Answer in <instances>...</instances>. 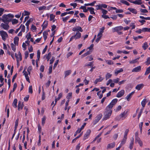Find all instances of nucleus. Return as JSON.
<instances>
[{"mask_svg": "<svg viewBox=\"0 0 150 150\" xmlns=\"http://www.w3.org/2000/svg\"><path fill=\"white\" fill-rule=\"evenodd\" d=\"M14 17V16L11 13L7 14H4L2 16V21L5 23H8Z\"/></svg>", "mask_w": 150, "mask_h": 150, "instance_id": "obj_1", "label": "nucleus"}, {"mask_svg": "<svg viewBox=\"0 0 150 150\" xmlns=\"http://www.w3.org/2000/svg\"><path fill=\"white\" fill-rule=\"evenodd\" d=\"M112 112V109L108 108H107V107H106L104 113L103 119L105 120H106L108 119L111 115Z\"/></svg>", "mask_w": 150, "mask_h": 150, "instance_id": "obj_2", "label": "nucleus"}, {"mask_svg": "<svg viewBox=\"0 0 150 150\" xmlns=\"http://www.w3.org/2000/svg\"><path fill=\"white\" fill-rule=\"evenodd\" d=\"M81 33L80 32H76V33L70 38L69 42H70L73 39L76 40L80 39L81 37Z\"/></svg>", "mask_w": 150, "mask_h": 150, "instance_id": "obj_3", "label": "nucleus"}, {"mask_svg": "<svg viewBox=\"0 0 150 150\" xmlns=\"http://www.w3.org/2000/svg\"><path fill=\"white\" fill-rule=\"evenodd\" d=\"M15 57L16 59L17 64L18 65L19 62L22 60V58L21 54L20 51L18 52L17 53H15Z\"/></svg>", "mask_w": 150, "mask_h": 150, "instance_id": "obj_4", "label": "nucleus"}, {"mask_svg": "<svg viewBox=\"0 0 150 150\" xmlns=\"http://www.w3.org/2000/svg\"><path fill=\"white\" fill-rule=\"evenodd\" d=\"M118 99L117 98H115L113 99L110 103L106 107L107 108H109L112 109V107L117 103Z\"/></svg>", "mask_w": 150, "mask_h": 150, "instance_id": "obj_5", "label": "nucleus"}, {"mask_svg": "<svg viewBox=\"0 0 150 150\" xmlns=\"http://www.w3.org/2000/svg\"><path fill=\"white\" fill-rule=\"evenodd\" d=\"M0 35L1 36L2 39L4 41L6 40V38L8 37L7 33L3 30L0 31Z\"/></svg>", "mask_w": 150, "mask_h": 150, "instance_id": "obj_6", "label": "nucleus"}, {"mask_svg": "<svg viewBox=\"0 0 150 150\" xmlns=\"http://www.w3.org/2000/svg\"><path fill=\"white\" fill-rule=\"evenodd\" d=\"M27 67H25L23 71V75L25 76V79L26 81H28L29 83H30V81L29 78V77L28 76V72L26 71V69Z\"/></svg>", "mask_w": 150, "mask_h": 150, "instance_id": "obj_7", "label": "nucleus"}, {"mask_svg": "<svg viewBox=\"0 0 150 150\" xmlns=\"http://www.w3.org/2000/svg\"><path fill=\"white\" fill-rule=\"evenodd\" d=\"M72 30L74 32H83V29H82L81 27L80 26H77L73 28Z\"/></svg>", "mask_w": 150, "mask_h": 150, "instance_id": "obj_8", "label": "nucleus"}, {"mask_svg": "<svg viewBox=\"0 0 150 150\" xmlns=\"http://www.w3.org/2000/svg\"><path fill=\"white\" fill-rule=\"evenodd\" d=\"M102 115L101 114H100L97 115V116L96 117L95 119L93 121V125H96L98 122L102 118Z\"/></svg>", "mask_w": 150, "mask_h": 150, "instance_id": "obj_9", "label": "nucleus"}, {"mask_svg": "<svg viewBox=\"0 0 150 150\" xmlns=\"http://www.w3.org/2000/svg\"><path fill=\"white\" fill-rule=\"evenodd\" d=\"M123 28L122 26H119L112 28V30L113 32H117L120 31L123 29Z\"/></svg>", "mask_w": 150, "mask_h": 150, "instance_id": "obj_10", "label": "nucleus"}, {"mask_svg": "<svg viewBox=\"0 0 150 150\" xmlns=\"http://www.w3.org/2000/svg\"><path fill=\"white\" fill-rule=\"evenodd\" d=\"M91 133V130L90 129L87 130L84 135L83 139L85 140L87 139L89 137Z\"/></svg>", "mask_w": 150, "mask_h": 150, "instance_id": "obj_11", "label": "nucleus"}, {"mask_svg": "<svg viewBox=\"0 0 150 150\" xmlns=\"http://www.w3.org/2000/svg\"><path fill=\"white\" fill-rule=\"evenodd\" d=\"M8 24L2 23L1 24V26L3 29L6 30H7L9 28V26L8 25Z\"/></svg>", "mask_w": 150, "mask_h": 150, "instance_id": "obj_12", "label": "nucleus"}, {"mask_svg": "<svg viewBox=\"0 0 150 150\" xmlns=\"http://www.w3.org/2000/svg\"><path fill=\"white\" fill-rule=\"evenodd\" d=\"M125 93V91L124 90H122L117 93L116 95V97L118 98H120L124 95Z\"/></svg>", "mask_w": 150, "mask_h": 150, "instance_id": "obj_13", "label": "nucleus"}, {"mask_svg": "<svg viewBox=\"0 0 150 150\" xmlns=\"http://www.w3.org/2000/svg\"><path fill=\"white\" fill-rule=\"evenodd\" d=\"M99 78L96 79L94 81V83L95 84H96L98 82L102 81L104 79V78L101 76H99Z\"/></svg>", "mask_w": 150, "mask_h": 150, "instance_id": "obj_14", "label": "nucleus"}, {"mask_svg": "<svg viewBox=\"0 0 150 150\" xmlns=\"http://www.w3.org/2000/svg\"><path fill=\"white\" fill-rule=\"evenodd\" d=\"M135 142L136 143L137 142L140 146H142V142L139 137H137V138H135Z\"/></svg>", "mask_w": 150, "mask_h": 150, "instance_id": "obj_15", "label": "nucleus"}, {"mask_svg": "<svg viewBox=\"0 0 150 150\" xmlns=\"http://www.w3.org/2000/svg\"><path fill=\"white\" fill-rule=\"evenodd\" d=\"M141 69V66H138L134 68L132 70V72H138L140 71Z\"/></svg>", "mask_w": 150, "mask_h": 150, "instance_id": "obj_16", "label": "nucleus"}, {"mask_svg": "<svg viewBox=\"0 0 150 150\" xmlns=\"http://www.w3.org/2000/svg\"><path fill=\"white\" fill-rule=\"evenodd\" d=\"M134 139L133 137L131 139L130 142L129 143V148L130 150H132L133 148L134 145Z\"/></svg>", "mask_w": 150, "mask_h": 150, "instance_id": "obj_17", "label": "nucleus"}, {"mask_svg": "<svg viewBox=\"0 0 150 150\" xmlns=\"http://www.w3.org/2000/svg\"><path fill=\"white\" fill-rule=\"evenodd\" d=\"M134 93V91H132L125 98L128 101H129L130 100L132 95Z\"/></svg>", "mask_w": 150, "mask_h": 150, "instance_id": "obj_18", "label": "nucleus"}, {"mask_svg": "<svg viewBox=\"0 0 150 150\" xmlns=\"http://www.w3.org/2000/svg\"><path fill=\"white\" fill-rule=\"evenodd\" d=\"M144 86L143 83L138 84L136 86L135 89L138 90H140Z\"/></svg>", "mask_w": 150, "mask_h": 150, "instance_id": "obj_19", "label": "nucleus"}, {"mask_svg": "<svg viewBox=\"0 0 150 150\" xmlns=\"http://www.w3.org/2000/svg\"><path fill=\"white\" fill-rule=\"evenodd\" d=\"M123 69L122 68H120L115 70V75L117 76L119 73L122 72L123 71Z\"/></svg>", "mask_w": 150, "mask_h": 150, "instance_id": "obj_20", "label": "nucleus"}, {"mask_svg": "<svg viewBox=\"0 0 150 150\" xmlns=\"http://www.w3.org/2000/svg\"><path fill=\"white\" fill-rule=\"evenodd\" d=\"M115 143L113 142L110 144H108L107 147V149H108L112 148L115 147Z\"/></svg>", "mask_w": 150, "mask_h": 150, "instance_id": "obj_21", "label": "nucleus"}, {"mask_svg": "<svg viewBox=\"0 0 150 150\" xmlns=\"http://www.w3.org/2000/svg\"><path fill=\"white\" fill-rule=\"evenodd\" d=\"M14 52H13V51L11 52H10L8 50H7V54L9 55H11L12 58L13 59H15V57H14Z\"/></svg>", "mask_w": 150, "mask_h": 150, "instance_id": "obj_22", "label": "nucleus"}, {"mask_svg": "<svg viewBox=\"0 0 150 150\" xmlns=\"http://www.w3.org/2000/svg\"><path fill=\"white\" fill-rule=\"evenodd\" d=\"M127 112L124 111L123 113H121L120 115V118L122 119H124L125 118V117H127Z\"/></svg>", "mask_w": 150, "mask_h": 150, "instance_id": "obj_23", "label": "nucleus"}, {"mask_svg": "<svg viewBox=\"0 0 150 150\" xmlns=\"http://www.w3.org/2000/svg\"><path fill=\"white\" fill-rule=\"evenodd\" d=\"M23 104L21 103V101H19L18 102V110L20 111L21 110H22L23 108Z\"/></svg>", "mask_w": 150, "mask_h": 150, "instance_id": "obj_24", "label": "nucleus"}, {"mask_svg": "<svg viewBox=\"0 0 150 150\" xmlns=\"http://www.w3.org/2000/svg\"><path fill=\"white\" fill-rule=\"evenodd\" d=\"M16 45L13 43L11 44V47L12 50L13 52H15L16 50Z\"/></svg>", "mask_w": 150, "mask_h": 150, "instance_id": "obj_25", "label": "nucleus"}, {"mask_svg": "<svg viewBox=\"0 0 150 150\" xmlns=\"http://www.w3.org/2000/svg\"><path fill=\"white\" fill-rule=\"evenodd\" d=\"M19 38L18 37L16 36L14 38V43L16 45H18Z\"/></svg>", "mask_w": 150, "mask_h": 150, "instance_id": "obj_26", "label": "nucleus"}, {"mask_svg": "<svg viewBox=\"0 0 150 150\" xmlns=\"http://www.w3.org/2000/svg\"><path fill=\"white\" fill-rule=\"evenodd\" d=\"M128 10L132 13L135 14L137 13L136 10L134 8H128Z\"/></svg>", "mask_w": 150, "mask_h": 150, "instance_id": "obj_27", "label": "nucleus"}, {"mask_svg": "<svg viewBox=\"0 0 150 150\" xmlns=\"http://www.w3.org/2000/svg\"><path fill=\"white\" fill-rule=\"evenodd\" d=\"M88 9L89 10L91 14H95V13L94 11V8L92 7H87Z\"/></svg>", "mask_w": 150, "mask_h": 150, "instance_id": "obj_28", "label": "nucleus"}, {"mask_svg": "<svg viewBox=\"0 0 150 150\" xmlns=\"http://www.w3.org/2000/svg\"><path fill=\"white\" fill-rule=\"evenodd\" d=\"M103 36V35L98 34L97 35V38L96 40V42L97 43H98L100 39H101Z\"/></svg>", "mask_w": 150, "mask_h": 150, "instance_id": "obj_29", "label": "nucleus"}, {"mask_svg": "<svg viewBox=\"0 0 150 150\" xmlns=\"http://www.w3.org/2000/svg\"><path fill=\"white\" fill-rule=\"evenodd\" d=\"M142 0H135L134 1H133V3L135 4L140 5L142 3Z\"/></svg>", "mask_w": 150, "mask_h": 150, "instance_id": "obj_30", "label": "nucleus"}, {"mask_svg": "<svg viewBox=\"0 0 150 150\" xmlns=\"http://www.w3.org/2000/svg\"><path fill=\"white\" fill-rule=\"evenodd\" d=\"M43 37L45 40L47 37L48 35V32L45 31L43 33Z\"/></svg>", "mask_w": 150, "mask_h": 150, "instance_id": "obj_31", "label": "nucleus"}, {"mask_svg": "<svg viewBox=\"0 0 150 150\" xmlns=\"http://www.w3.org/2000/svg\"><path fill=\"white\" fill-rule=\"evenodd\" d=\"M19 28L20 30L21 29V30L20 31L21 32H25V27L24 25H21Z\"/></svg>", "mask_w": 150, "mask_h": 150, "instance_id": "obj_32", "label": "nucleus"}, {"mask_svg": "<svg viewBox=\"0 0 150 150\" xmlns=\"http://www.w3.org/2000/svg\"><path fill=\"white\" fill-rule=\"evenodd\" d=\"M17 100L16 99H15L12 103V105L13 107L16 108L17 107Z\"/></svg>", "mask_w": 150, "mask_h": 150, "instance_id": "obj_33", "label": "nucleus"}, {"mask_svg": "<svg viewBox=\"0 0 150 150\" xmlns=\"http://www.w3.org/2000/svg\"><path fill=\"white\" fill-rule=\"evenodd\" d=\"M140 57H139L137 58L134 59L132 60V61H129V63L131 64H133L137 62L138 60L139 59Z\"/></svg>", "mask_w": 150, "mask_h": 150, "instance_id": "obj_34", "label": "nucleus"}, {"mask_svg": "<svg viewBox=\"0 0 150 150\" xmlns=\"http://www.w3.org/2000/svg\"><path fill=\"white\" fill-rule=\"evenodd\" d=\"M55 18V16L52 14H50V21H52L53 22H55V20L54 19Z\"/></svg>", "mask_w": 150, "mask_h": 150, "instance_id": "obj_35", "label": "nucleus"}, {"mask_svg": "<svg viewBox=\"0 0 150 150\" xmlns=\"http://www.w3.org/2000/svg\"><path fill=\"white\" fill-rule=\"evenodd\" d=\"M48 25V21H45L43 22L42 26L43 29L45 28Z\"/></svg>", "mask_w": 150, "mask_h": 150, "instance_id": "obj_36", "label": "nucleus"}, {"mask_svg": "<svg viewBox=\"0 0 150 150\" xmlns=\"http://www.w3.org/2000/svg\"><path fill=\"white\" fill-rule=\"evenodd\" d=\"M127 139V138L123 137V138L122 139V140L121 141V142L120 144V145H121L122 146L124 144L126 143Z\"/></svg>", "mask_w": 150, "mask_h": 150, "instance_id": "obj_37", "label": "nucleus"}, {"mask_svg": "<svg viewBox=\"0 0 150 150\" xmlns=\"http://www.w3.org/2000/svg\"><path fill=\"white\" fill-rule=\"evenodd\" d=\"M92 51H88L84 53L83 54H82L81 56L82 57H86L88 55H89L91 53Z\"/></svg>", "mask_w": 150, "mask_h": 150, "instance_id": "obj_38", "label": "nucleus"}, {"mask_svg": "<svg viewBox=\"0 0 150 150\" xmlns=\"http://www.w3.org/2000/svg\"><path fill=\"white\" fill-rule=\"evenodd\" d=\"M71 71L70 70H68L64 72V76L65 77H66L71 73Z\"/></svg>", "mask_w": 150, "mask_h": 150, "instance_id": "obj_39", "label": "nucleus"}, {"mask_svg": "<svg viewBox=\"0 0 150 150\" xmlns=\"http://www.w3.org/2000/svg\"><path fill=\"white\" fill-rule=\"evenodd\" d=\"M126 0H120V2L122 4H125L127 6H129L130 4Z\"/></svg>", "mask_w": 150, "mask_h": 150, "instance_id": "obj_40", "label": "nucleus"}, {"mask_svg": "<svg viewBox=\"0 0 150 150\" xmlns=\"http://www.w3.org/2000/svg\"><path fill=\"white\" fill-rule=\"evenodd\" d=\"M148 47V45L146 42H144L142 46V47L143 48L144 50H146L147 48Z\"/></svg>", "mask_w": 150, "mask_h": 150, "instance_id": "obj_41", "label": "nucleus"}, {"mask_svg": "<svg viewBox=\"0 0 150 150\" xmlns=\"http://www.w3.org/2000/svg\"><path fill=\"white\" fill-rule=\"evenodd\" d=\"M146 99H144L141 102V105L143 108L145 106L146 104Z\"/></svg>", "mask_w": 150, "mask_h": 150, "instance_id": "obj_42", "label": "nucleus"}, {"mask_svg": "<svg viewBox=\"0 0 150 150\" xmlns=\"http://www.w3.org/2000/svg\"><path fill=\"white\" fill-rule=\"evenodd\" d=\"M79 8L83 9V12H87L88 10V8L86 9V6H81Z\"/></svg>", "mask_w": 150, "mask_h": 150, "instance_id": "obj_43", "label": "nucleus"}, {"mask_svg": "<svg viewBox=\"0 0 150 150\" xmlns=\"http://www.w3.org/2000/svg\"><path fill=\"white\" fill-rule=\"evenodd\" d=\"M112 76V74L109 73H107L105 75V79L106 80L110 78Z\"/></svg>", "mask_w": 150, "mask_h": 150, "instance_id": "obj_44", "label": "nucleus"}, {"mask_svg": "<svg viewBox=\"0 0 150 150\" xmlns=\"http://www.w3.org/2000/svg\"><path fill=\"white\" fill-rule=\"evenodd\" d=\"M105 29V27H103L100 29L99 32L98 33V34L103 35V33L104 32V30Z\"/></svg>", "mask_w": 150, "mask_h": 150, "instance_id": "obj_45", "label": "nucleus"}, {"mask_svg": "<svg viewBox=\"0 0 150 150\" xmlns=\"http://www.w3.org/2000/svg\"><path fill=\"white\" fill-rule=\"evenodd\" d=\"M46 120V117L45 116H44L42 119V125H44L45 120Z\"/></svg>", "mask_w": 150, "mask_h": 150, "instance_id": "obj_46", "label": "nucleus"}, {"mask_svg": "<svg viewBox=\"0 0 150 150\" xmlns=\"http://www.w3.org/2000/svg\"><path fill=\"white\" fill-rule=\"evenodd\" d=\"M46 6H41L38 8V10L40 11L45 10Z\"/></svg>", "mask_w": 150, "mask_h": 150, "instance_id": "obj_47", "label": "nucleus"}, {"mask_svg": "<svg viewBox=\"0 0 150 150\" xmlns=\"http://www.w3.org/2000/svg\"><path fill=\"white\" fill-rule=\"evenodd\" d=\"M150 73V66L148 67L145 73V75H147Z\"/></svg>", "mask_w": 150, "mask_h": 150, "instance_id": "obj_48", "label": "nucleus"}, {"mask_svg": "<svg viewBox=\"0 0 150 150\" xmlns=\"http://www.w3.org/2000/svg\"><path fill=\"white\" fill-rule=\"evenodd\" d=\"M72 93H69L67 95L66 97V98L67 100H69V99L72 97Z\"/></svg>", "mask_w": 150, "mask_h": 150, "instance_id": "obj_49", "label": "nucleus"}, {"mask_svg": "<svg viewBox=\"0 0 150 150\" xmlns=\"http://www.w3.org/2000/svg\"><path fill=\"white\" fill-rule=\"evenodd\" d=\"M51 56V54L50 52L48 54L45 55V57H46V59H47V61H48L49 59L50 58Z\"/></svg>", "mask_w": 150, "mask_h": 150, "instance_id": "obj_50", "label": "nucleus"}, {"mask_svg": "<svg viewBox=\"0 0 150 150\" xmlns=\"http://www.w3.org/2000/svg\"><path fill=\"white\" fill-rule=\"evenodd\" d=\"M93 62H90L86 64L85 65V67L89 66L90 67H92V66H93Z\"/></svg>", "mask_w": 150, "mask_h": 150, "instance_id": "obj_51", "label": "nucleus"}, {"mask_svg": "<svg viewBox=\"0 0 150 150\" xmlns=\"http://www.w3.org/2000/svg\"><path fill=\"white\" fill-rule=\"evenodd\" d=\"M94 47V45L93 44H91V45L88 47L86 49V50H88L89 49V51H91L93 49V48Z\"/></svg>", "mask_w": 150, "mask_h": 150, "instance_id": "obj_52", "label": "nucleus"}, {"mask_svg": "<svg viewBox=\"0 0 150 150\" xmlns=\"http://www.w3.org/2000/svg\"><path fill=\"white\" fill-rule=\"evenodd\" d=\"M105 62L109 65H111L113 64V62L111 60H106Z\"/></svg>", "mask_w": 150, "mask_h": 150, "instance_id": "obj_53", "label": "nucleus"}, {"mask_svg": "<svg viewBox=\"0 0 150 150\" xmlns=\"http://www.w3.org/2000/svg\"><path fill=\"white\" fill-rule=\"evenodd\" d=\"M100 92L101 91H100L98 92L97 93V95L99 96L100 99L103 96V94H100Z\"/></svg>", "mask_w": 150, "mask_h": 150, "instance_id": "obj_54", "label": "nucleus"}, {"mask_svg": "<svg viewBox=\"0 0 150 150\" xmlns=\"http://www.w3.org/2000/svg\"><path fill=\"white\" fill-rule=\"evenodd\" d=\"M18 120L17 119L15 122V129H16L18 125Z\"/></svg>", "mask_w": 150, "mask_h": 150, "instance_id": "obj_55", "label": "nucleus"}, {"mask_svg": "<svg viewBox=\"0 0 150 150\" xmlns=\"http://www.w3.org/2000/svg\"><path fill=\"white\" fill-rule=\"evenodd\" d=\"M30 14V13L27 11H24V13H23L22 14V16H28V15Z\"/></svg>", "mask_w": 150, "mask_h": 150, "instance_id": "obj_56", "label": "nucleus"}, {"mask_svg": "<svg viewBox=\"0 0 150 150\" xmlns=\"http://www.w3.org/2000/svg\"><path fill=\"white\" fill-rule=\"evenodd\" d=\"M18 20L16 19H13L12 20V24L13 25L17 24L18 23Z\"/></svg>", "mask_w": 150, "mask_h": 150, "instance_id": "obj_57", "label": "nucleus"}, {"mask_svg": "<svg viewBox=\"0 0 150 150\" xmlns=\"http://www.w3.org/2000/svg\"><path fill=\"white\" fill-rule=\"evenodd\" d=\"M70 18V16H67L65 17L62 18V21L64 22H66V21L68 20V19Z\"/></svg>", "mask_w": 150, "mask_h": 150, "instance_id": "obj_58", "label": "nucleus"}, {"mask_svg": "<svg viewBox=\"0 0 150 150\" xmlns=\"http://www.w3.org/2000/svg\"><path fill=\"white\" fill-rule=\"evenodd\" d=\"M146 65H149L150 64V57H148L146 61L145 62Z\"/></svg>", "mask_w": 150, "mask_h": 150, "instance_id": "obj_59", "label": "nucleus"}, {"mask_svg": "<svg viewBox=\"0 0 150 150\" xmlns=\"http://www.w3.org/2000/svg\"><path fill=\"white\" fill-rule=\"evenodd\" d=\"M32 69V67L31 66H29L27 69V71L28 72L29 75H30V71Z\"/></svg>", "mask_w": 150, "mask_h": 150, "instance_id": "obj_60", "label": "nucleus"}, {"mask_svg": "<svg viewBox=\"0 0 150 150\" xmlns=\"http://www.w3.org/2000/svg\"><path fill=\"white\" fill-rule=\"evenodd\" d=\"M116 13H122L123 12V11L122 9H117L116 8Z\"/></svg>", "mask_w": 150, "mask_h": 150, "instance_id": "obj_61", "label": "nucleus"}, {"mask_svg": "<svg viewBox=\"0 0 150 150\" xmlns=\"http://www.w3.org/2000/svg\"><path fill=\"white\" fill-rule=\"evenodd\" d=\"M129 132V130L128 129H127L125 130V134L124 136V137L127 138V135L128 133Z\"/></svg>", "mask_w": 150, "mask_h": 150, "instance_id": "obj_62", "label": "nucleus"}, {"mask_svg": "<svg viewBox=\"0 0 150 150\" xmlns=\"http://www.w3.org/2000/svg\"><path fill=\"white\" fill-rule=\"evenodd\" d=\"M31 30L32 31L34 32V31H35L36 30V28L35 26L33 25H32L31 27Z\"/></svg>", "mask_w": 150, "mask_h": 150, "instance_id": "obj_63", "label": "nucleus"}, {"mask_svg": "<svg viewBox=\"0 0 150 150\" xmlns=\"http://www.w3.org/2000/svg\"><path fill=\"white\" fill-rule=\"evenodd\" d=\"M28 92L30 93H33V90L32 86H30L28 88Z\"/></svg>", "mask_w": 150, "mask_h": 150, "instance_id": "obj_64", "label": "nucleus"}]
</instances>
